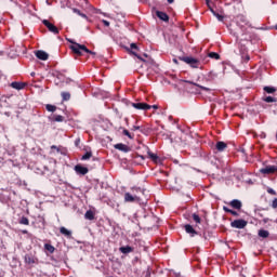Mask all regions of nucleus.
Instances as JSON below:
<instances>
[{
  "label": "nucleus",
  "instance_id": "f257e3e1",
  "mask_svg": "<svg viewBox=\"0 0 277 277\" xmlns=\"http://www.w3.org/2000/svg\"><path fill=\"white\" fill-rule=\"evenodd\" d=\"M181 62H185V64H188L192 68H198L200 66V61H198L195 57L192 56H182L180 57Z\"/></svg>",
  "mask_w": 277,
  "mask_h": 277
},
{
  "label": "nucleus",
  "instance_id": "f03ea898",
  "mask_svg": "<svg viewBox=\"0 0 277 277\" xmlns=\"http://www.w3.org/2000/svg\"><path fill=\"white\" fill-rule=\"evenodd\" d=\"M130 105H132V107H134V109H140L143 111H148V109H153V106H150L146 103H142V102L130 103Z\"/></svg>",
  "mask_w": 277,
  "mask_h": 277
},
{
  "label": "nucleus",
  "instance_id": "7ed1b4c3",
  "mask_svg": "<svg viewBox=\"0 0 277 277\" xmlns=\"http://www.w3.org/2000/svg\"><path fill=\"white\" fill-rule=\"evenodd\" d=\"M124 202H140V195L135 193H126Z\"/></svg>",
  "mask_w": 277,
  "mask_h": 277
},
{
  "label": "nucleus",
  "instance_id": "20e7f679",
  "mask_svg": "<svg viewBox=\"0 0 277 277\" xmlns=\"http://www.w3.org/2000/svg\"><path fill=\"white\" fill-rule=\"evenodd\" d=\"M232 228H246L248 226V221L243 219L235 220L230 223Z\"/></svg>",
  "mask_w": 277,
  "mask_h": 277
},
{
  "label": "nucleus",
  "instance_id": "39448f33",
  "mask_svg": "<svg viewBox=\"0 0 277 277\" xmlns=\"http://www.w3.org/2000/svg\"><path fill=\"white\" fill-rule=\"evenodd\" d=\"M42 24L49 29V31H51V34H54L55 36H57V34H60V29L56 28L55 25H53L51 22H49L48 19H43Z\"/></svg>",
  "mask_w": 277,
  "mask_h": 277
},
{
  "label": "nucleus",
  "instance_id": "423d86ee",
  "mask_svg": "<svg viewBox=\"0 0 277 277\" xmlns=\"http://www.w3.org/2000/svg\"><path fill=\"white\" fill-rule=\"evenodd\" d=\"M261 174H276L277 166H267L265 168L260 169Z\"/></svg>",
  "mask_w": 277,
  "mask_h": 277
},
{
  "label": "nucleus",
  "instance_id": "0eeeda50",
  "mask_svg": "<svg viewBox=\"0 0 277 277\" xmlns=\"http://www.w3.org/2000/svg\"><path fill=\"white\" fill-rule=\"evenodd\" d=\"M114 148H116V150H120L121 153H131V147L122 143L115 144Z\"/></svg>",
  "mask_w": 277,
  "mask_h": 277
},
{
  "label": "nucleus",
  "instance_id": "6e6552de",
  "mask_svg": "<svg viewBox=\"0 0 277 277\" xmlns=\"http://www.w3.org/2000/svg\"><path fill=\"white\" fill-rule=\"evenodd\" d=\"M35 55L38 60H41L42 62H47V60H49V53L42 50H38L37 52H35Z\"/></svg>",
  "mask_w": 277,
  "mask_h": 277
},
{
  "label": "nucleus",
  "instance_id": "1a4fd4ad",
  "mask_svg": "<svg viewBox=\"0 0 277 277\" xmlns=\"http://www.w3.org/2000/svg\"><path fill=\"white\" fill-rule=\"evenodd\" d=\"M75 172H77L78 174H81L82 176H85V174H88L89 170L85 167H82L81 164H77L74 168Z\"/></svg>",
  "mask_w": 277,
  "mask_h": 277
},
{
  "label": "nucleus",
  "instance_id": "9d476101",
  "mask_svg": "<svg viewBox=\"0 0 277 277\" xmlns=\"http://www.w3.org/2000/svg\"><path fill=\"white\" fill-rule=\"evenodd\" d=\"M185 232L190 235V237H196V235H198V232H196V229H194V226L187 224L184 226Z\"/></svg>",
  "mask_w": 277,
  "mask_h": 277
},
{
  "label": "nucleus",
  "instance_id": "9b49d317",
  "mask_svg": "<svg viewBox=\"0 0 277 277\" xmlns=\"http://www.w3.org/2000/svg\"><path fill=\"white\" fill-rule=\"evenodd\" d=\"M215 148L219 150V153H224V150L228 148V145L225 142L219 141L215 145Z\"/></svg>",
  "mask_w": 277,
  "mask_h": 277
},
{
  "label": "nucleus",
  "instance_id": "f8f14e48",
  "mask_svg": "<svg viewBox=\"0 0 277 277\" xmlns=\"http://www.w3.org/2000/svg\"><path fill=\"white\" fill-rule=\"evenodd\" d=\"M24 259H25V263H27V265H34V263H37V261H38V259H36L31 254H26Z\"/></svg>",
  "mask_w": 277,
  "mask_h": 277
},
{
  "label": "nucleus",
  "instance_id": "ddd939ff",
  "mask_svg": "<svg viewBox=\"0 0 277 277\" xmlns=\"http://www.w3.org/2000/svg\"><path fill=\"white\" fill-rule=\"evenodd\" d=\"M156 16H158V18H160V21H164V22L170 21V17L168 16V14L164 12H161V11H157Z\"/></svg>",
  "mask_w": 277,
  "mask_h": 277
},
{
  "label": "nucleus",
  "instance_id": "4468645a",
  "mask_svg": "<svg viewBox=\"0 0 277 277\" xmlns=\"http://www.w3.org/2000/svg\"><path fill=\"white\" fill-rule=\"evenodd\" d=\"M185 83H189L190 85H195L196 88H200V90H203L205 92H209L211 89L200 85L196 82L189 81V80H184Z\"/></svg>",
  "mask_w": 277,
  "mask_h": 277
},
{
  "label": "nucleus",
  "instance_id": "2eb2a0df",
  "mask_svg": "<svg viewBox=\"0 0 277 277\" xmlns=\"http://www.w3.org/2000/svg\"><path fill=\"white\" fill-rule=\"evenodd\" d=\"M60 233H61V235H64L68 239H70L72 237V232L68 230L66 227H61Z\"/></svg>",
  "mask_w": 277,
  "mask_h": 277
},
{
  "label": "nucleus",
  "instance_id": "dca6fc26",
  "mask_svg": "<svg viewBox=\"0 0 277 277\" xmlns=\"http://www.w3.org/2000/svg\"><path fill=\"white\" fill-rule=\"evenodd\" d=\"M258 236L262 239H267V237H269V232L267 229H260Z\"/></svg>",
  "mask_w": 277,
  "mask_h": 277
},
{
  "label": "nucleus",
  "instance_id": "f3484780",
  "mask_svg": "<svg viewBox=\"0 0 277 277\" xmlns=\"http://www.w3.org/2000/svg\"><path fill=\"white\" fill-rule=\"evenodd\" d=\"M119 252H121L122 254H130V252H133V248L129 246L121 247L119 248Z\"/></svg>",
  "mask_w": 277,
  "mask_h": 277
},
{
  "label": "nucleus",
  "instance_id": "a211bd4d",
  "mask_svg": "<svg viewBox=\"0 0 277 277\" xmlns=\"http://www.w3.org/2000/svg\"><path fill=\"white\" fill-rule=\"evenodd\" d=\"M70 49L76 53V55H81V48L79 47V43H74Z\"/></svg>",
  "mask_w": 277,
  "mask_h": 277
},
{
  "label": "nucleus",
  "instance_id": "6ab92c4d",
  "mask_svg": "<svg viewBox=\"0 0 277 277\" xmlns=\"http://www.w3.org/2000/svg\"><path fill=\"white\" fill-rule=\"evenodd\" d=\"M11 88H13L14 90H23V88H25V83H23V82H12Z\"/></svg>",
  "mask_w": 277,
  "mask_h": 277
},
{
  "label": "nucleus",
  "instance_id": "aec40b11",
  "mask_svg": "<svg viewBox=\"0 0 277 277\" xmlns=\"http://www.w3.org/2000/svg\"><path fill=\"white\" fill-rule=\"evenodd\" d=\"M147 154L151 161H154L155 163H159L160 159L159 156H157V154H153L151 151H147Z\"/></svg>",
  "mask_w": 277,
  "mask_h": 277
},
{
  "label": "nucleus",
  "instance_id": "412c9836",
  "mask_svg": "<svg viewBox=\"0 0 277 277\" xmlns=\"http://www.w3.org/2000/svg\"><path fill=\"white\" fill-rule=\"evenodd\" d=\"M230 207H233V209H241V202L239 199H234L230 201Z\"/></svg>",
  "mask_w": 277,
  "mask_h": 277
},
{
  "label": "nucleus",
  "instance_id": "4be33fe9",
  "mask_svg": "<svg viewBox=\"0 0 277 277\" xmlns=\"http://www.w3.org/2000/svg\"><path fill=\"white\" fill-rule=\"evenodd\" d=\"M132 194H136V196H140V194L144 195V189L140 187H132L131 188Z\"/></svg>",
  "mask_w": 277,
  "mask_h": 277
},
{
  "label": "nucleus",
  "instance_id": "5701e85b",
  "mask_svg": "<svg viewBox=\"0 0 277 277\" xmlns=\"http://www.w3.org/2000/svg\"><path fill=\"white\" fill-rule=\"evenodd\" d=\"M85 220H94V212L92 210H89L84 214Z\"/></svg>",
  "mask_w": 277,
  "mask_h": 277
},
{
  "label": "nucleus",
  "instance_id": "b1692460",
  "mask_svg": "<svg viewBox=\"0 0 277 277\" xmlns=\"http://www.w3.org/2000/svg\"><path fill=\"white\" fill-rule=\"evenodd\" d=\"M44 248H45V250H48V252H50V254H53L55 252V247H53L50 243H45Z\"/></svg>",
  "mask_w": 277,
  "mask_h": 277
},
{
  "label": "nucleus",
  "instance_id": "393cba45",
  "mask_svg": "<svg viewBox=\"0 0 277 277\" xmlns=\"http://www.w3.org/2000/svg\"><path fill=\"white\" fill-rule=\"evenodd\" d=\"M264 92H266L267 94H274V92H276V88H274V87H264Z\"/></svg>",
  "mask_w": 277,
  "mask_h": 277
},
{
  "label": "nucleus",
  "instance_id": "a878e982",
  "mask_svg": "<svg viewBox=\"0 0 277 277\" xmlns=\"http://www.w3.org/2000/svg\"><path fill=\"white\" fill-rule=\"evenodd\" d=\"M53 120H54V122H64V116L54 115Z\"/></svg>",
  "mask_w": 277,
  "mask_h": 277
},
{
  "label": "nucleus",
  "instance_id": "bb28decb",
  "mask_svg": "<svg viewBox=\"0 0 277 277\" xmlns=\"http://www.w3.org/2000/svg\"><path fill=\"white\" fill-rule=\"evenodd\" d=\"M92 157V151H87L82 157L81 160L82 161H88V159H90Z\"/></svg>",
  "mask_w": 277,
  "mask_h": 277
},
{
  "label": "nucleus",
  "instance_id": "cd10ccee",
  "mask_svg": "<svg viewBox=\"0 0 277 277\" xmlns=\"http://www.w3.org/2000/svg\"><path fill=\"white\" fill-rule=\"evenodd\" d=\"M208 56L211 57V60H220V54L215 52H210Z\"/></svg>",
  "mask_w": 277,
  "mask_h": 277
},
{
  "label": "nucleus",
  "instance_id": "c85d7f7f",
  "mask_svg": "<svg viewBox=\"0 0 277 277\" xmlns=\"http://www.w3.org/2000/svg\"><path fill=\"white\" fill-rule=\"evenodd\" d=\"M19 224H24V226H29V219L23 216V217L19 220Z\"/></svg>",
  "mask_w": 277,
  "mask_h": 277
},
{
  "label": "nucleus",
  "instance_id": "c756f323",
  "mask_svg": "<svg viewBox=\"0 0 277 277\" xmlns=\"http://www.w3.org/2000/svg\"><path fill=\"white\" fill-rule=\"evenodd\" d=\"M223 209L226 213H232V215H235V216L239 215V213H237V211L230 210L226 207H224Z\"/></svg>",
  "mask_w": 277,
  "mask_h": 277
},
{
  "label": "nucleus",
  "instance_id": "7c9ffc66",
  "mask_svg": "<svg viewBox=\"0 0 277 277\" xmlns=\"http://www.w3.org/2000/svg\"><path fill=\"white\" fill-rule=\"evenodd\" d=\"M62 98H63V101H70V94L68 92H63Z\"/></svg>",
  "mask_w": 277,
  "mask_h": 277
},
{
  "label": "nucleus",
  "instance_id": "2f4dec72",
  "mask_svg": "<svg viewBox=\"0 0 277 277\" xmlns=\"http://www.w3.org/2000/svg\"><path fill=\"white\" fill-rule=\"evenodd\" d=\"M265 103H276L277 100L276 97L267 96L264 98Z\"/></svg>",
  "mask_w": 277,
  "mask_h": 277
},
{
  "label": "nucleus",
  "instance_id": "473e14b6",
  "mask_svg": "<svg viewBox=\"0 0 277 277\" xmlns=\"http://www.w3.org/2000/svg\"><path fill=\"white\" fill-rule=\"evenodd\" d=\"M45 109H48L49 111H55V109H57V107L56 106H54V105H51V104H48L47 106H45Z\"/></svg>",
  "mask_w": 277,
  "mask_h": 277
},
{
  "label": "nucleus",
  "instance_id": "72a5a7b5",
  "mask_svg": "<svg viewBox=\"0 0 277 277\" xmlns=\"http://www.w3.org/2000/svg\"><path fill=\"white\" fill-rule=\"evenodd\" d=\"M123 135H126L127 137H129V140H133V135L131 134V132H129V130L123 129Z\"/></svg>",
  "mask_w": 277,
  "mask_h": 277
},
{
  "label": "nucleus",
  "instance_id": "f704fd0d",
  "mask_svg": "<svg viewBox=\"0 0 277 277\" xmlns=\"http://www.w3.org/2000/svg\"><path fill=\"white\" fill-rule=\"evenodd\" d=\"M193 220H194V222H196V224H200V222H201L200 216L196 213L193 214Z\"/></svg>",
  "mask_w": 277,
  "mask_h": 277
},
{
  "label": "nucleus",
  "instance_id": "c9c22d12",
  "mask_svg": "<svg viewBox=\"0 0 277 277\" xmlns=\"http://www.w3.org/2000/svg\"><path fill=\"white\" fill-rule=\"evenodd\" d=\"M78 48H80V51H84V53H90V50L85 45H82V44L78 43Z\"/></svg>",
  "mask_w": 277,
  "mask_h": 277
},
{
  "label": "nucleus",
  "instance_id": "e433bc0d",
  "mask_svg": "<svg viewBox=\"0 0 277 277\" xmlns=\"http://www.w3.org/2000/svg\"><path fill=\"white\" fill-rule=\"evenodd\" d=\"M215 18H217V21H220L221 23L224 22V16L223 15H220V13H214Z\"/></svg>",
  "mask_w": 277,
  "mask_h": 277
},
{
  "label": "nucleus",
  "instance_id": "4c0bfd02",
  "mask_svg": "<svg viewBox=\"0 0 277 277\" xmlns=\"http://www.w3.org/2000/svg\"><path fill=\"white\" fill-rule=\"evenodd\" d=\"M131 53H132V55H135V57L141 60V62H144V58H142V56L137 55V53H135L134 51H131Z\"/></svg>",
  "mask_w": 277,
  "mask_h": 277
},
{
  "label": "nucleus",
  "instance_id": "58836bf2",
  "mask_svg": "<svg viewBox=\"0 0 277 277\" xmlns=\"http://www.w3.org/2000/svg\"><path fill=\"white\" fill-rule=\"evenodd\" d=\"M267 193L272 194V196H276V190H274L273 188H268Z\"/></svg>",
  "mask_w": 277,
  "mask_h": 277
},
{
  "label": "nucleus",
  "instance_id": "ea45409f",
  "mask_svg": "<svg viewBox=\"0 0 277 277\" xmlns=\"http://www.w3.org/2000/svg\"><path fill=\"white\" fill-rule=\"evenodd\" d=\"M72 12L78 14V16H81V11L79 9H72Z\"/></svg>",
  "mask_w": 277,
  "mask_h": 277
},
{
  "label": "nucleus",
  "instance_id": "a19ab883",
  "mask_svg": "<svg viewBox=\"0 0 277 277\" xmlns=\"http://www.w3.org/2000/svg\"><path fill=\"white\" fill-rule=\"evenodd\" d=\"M272 207L273 209H277V198L273 200Z\"/></svg>",
  "mask_w": 277,
  "mask_h": 277
},
{
  "label": "nucleus",
  "instance_id": "79ce46f5",
  "mask_svg": "<svg viewBox=\"0 0 277 277\" xmlns=\"http://www.w3.org/2000/svg\"><path fill=\"white\" fill-rule=\"evenodd\" d=\"M130 49H133V50L137 51V44L131 43V44H130Z\"/></svg>",
  "mask_w": 277,
  "mask_h": 277
},
{
  "label": "nucleus",
  "instance_id": "37998d69",
  "mask_svg": "<svg viewBox=\"0 0 277 277\" xmlns=\"http://www.w3.org/2000/svg\"><path fill=\"white\" fill-rule=\"evenodd\" d=\"M102 23L105 25V27H109V22H107L106 19H103Z\"/></svg>",
  "mask_w": 277,
  "mask_h": 277
},
{
  "label": "nucleus",
  "instance_id": "c03bdc74",
  "mask_svg": "<svg viewBox=\"0 0 277 277\" xmlns=\"http://www.w3.org/2000/svg\"><path fill=\"white\" fill-rule=\"evenodd\" d=\"M132 131H140V126H134V127L132 128Z\"/></svg>",
  "mask_w": 277,
  "mask_h": 277
},
{
  "label": "nucleus",
  "instance_id": "a18cd8bd",
  "mask_svg": "<svg viewBox=\"0 0 277 277\" xmlns=\"http://www.w3.org/2000/svg\"><path fill=\"white\" fill-rule=\"evenodd\" d=\"M208 8H209L210 12H211L213 15H214V13H216L215 10H213V8H211V5H209Z\"/></svg>",
  "mask_w": 277,
  "mask_h": 277
},
{
  "label": "nucleus",
  "instance_id": "49530a36",
  "mask_svg": "<svg viewBox=\"0 0 277 277\" xmlns=\"http://www.w3.org/2000/svg\"><path fill=\"white\" fill-rule=\"evenodd\" d=\"M208 8H209L210 12H211L213 15H214V13H216L215 10H213V8H211V5H209Z\"/></svg>",
  "mask_w": 277,
  "mask_h": 277
},
{
  "label": "nucleus",
  "instance_id": "de8ad7c7",
  "mask_svg": "<svg viewBox=\"0 0 277 277\" xmlns=\"http://www.w3.org/2000/svg\"><path fill=\"white\" fill-rule=\"evenodd\" d=\"M80 16H81L82 18H88V15H85V14H83V13H80Z\"/></svg>",
  "mask_w": 277,
  "mask_h": 277
},
{
  "label": "nucleus",
  "instance_id": "09e8293b",
  "mask_svg": "<svg viewBox=\"0 0 277 277\" xmlns=\"http://www.w3.org/2000/svg\"><path fill=\"white\" fill-rule=\"evenodd\" d=\"M151 108H153V109H159V106L153 105Z\"/></svg>",
  "mask_w": 277,
  "mask_h": 277
},
{
  "label": "nucleus",
  "instance_id": "8fccbe9b",
  "mask_svg": "<svg viewBox=\"0 0 277 277\" xmlns=\"http://www.w3.org/2000/svg\"><path fill=\"white\" fill-rule=\"evenodd\" d=\"M263 222L264 224H267L269 222V219H264Z\"/></svg>",
  "mask_w": 277,
  "mask_h": 277
},
{
  "label": "nucleus",
  "instance_id": "3c124183",
  "mask_svg": "<svg viewBox=\"0 0 277 277\" xmlns=\"http://www.w3.org/2000/svg\"><path fill=\"white\" fill-rule=\"evenodd\" d=\"M206 3H207L208 6L211 5V4H210V3H211V0H206Z\"/></svg>",
  "mask_w": 277,
  "mask_h": 277
},
{
  "label": "nucleus",
  "instance_id": "603ef678",
  "mask_svg": "<svg viewBox=\"0 0 277 277\" xmlns=\"http://www.w3.org/2000/svg\"><path fill=\"white\" fill-rule=\"evenodd\" d=\"M87 53H90V55H96V52H92V51L87 52Z\"/></svg>",
  "mask_w": 277,
  "mask_h": 277
},
{
  "label": "nucleus",
  "instance_id": "864d4df0",
  "mask_svg": "<svg viewBox=\"0 0 277 277\" xmlns=\"http://www.w3.org/2000/svg\"><path fill=\"white\" fill-rule=\"evenodd\" d=\"M168 3H174V0H167Z\"/></svg>",
  "mask_w": 277,
  "mask_h": 277
},
{
  "label": "nucleus",
  "instance_id": "5fc2aeb1",
  "mask_svg": "<svg viewBox=\"0 0 277 277\" xmlns=\"http://www.w3.org/2000/svg\"><path fill=\"white\" fill-rule=\"evenodd\" d=\"M173 62H174L175 64H179V61H176V58H174Z\"/></svg>",
  "mask_w": 277,
  "mask_h": 277
},
{
  "label": "nucleus",
  "instance_id": "6e6d98bb",
  "mask_svg": "<svg viewBox=\"0 0 277 277\" xmlns=\"http://www.w3.org/2000/svg\"><path fill=\"white\" fill-rule=\"evenodd\" d=\"M250 61V56H247V62H249Z\"/></svg>",
  "mask_w": 277,
  "mask_h": 277
},
{
  "label": "nucleus",
  "instance_id": "4d7b16f0",
  "mask_svg": "<svg viewBox=\"0 0 277 277\" xmlns=\"http://www.w3.org/2000/svg\"><path fill=\"white\" fill-rule=\"evenodd\" d=\"M144 57H148V54H144Z\"/></svg>",
  "mask_w": 277,
  "mask_h": 277
},
{
  "label": "nucleus",
  "instance_id": "13d9d810",
  "mask_svg": "<svg viewBox=\"0 0 277 277\" xmlns=\"http://www.w3.org/2000/svg\"><path fill=\"white\" fill-rule=\"evenodd\" d=\"M23 233H24V234H27V230H24Z\"/></svg>",
  "mask_w": 277,
  "mask_h": 277
},
{
  "label": "nucleus",
  "instance_id": "bf43d9fd",
  "mask_svg": "<svg viewBox=\"0 0 277 277\" xmlns=\"http://www.w3.org/2000/svg\"><path fill=\"white\" fill-rule=\"evenodd\" d=\"M52 148H55V145H53Z\"/></svg>",
  "mask_w": 277,
  "mask_h": 277
}]
</instances>
